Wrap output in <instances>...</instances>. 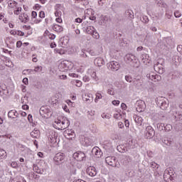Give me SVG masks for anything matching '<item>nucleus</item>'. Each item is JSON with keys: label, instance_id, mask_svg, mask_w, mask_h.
I'll list each match as a JSON object with an SVG mask.
<instances>
[{"label": "nucleus", "instance_id": "774afa93", "mask_svg": "<svg viewBox=\"0 0 182 182\" xmlns=\"http://www.w3.org/2000/svg\"><path fill=\"white\" fill-rule=\"evenodd\" d=\"M177 50H178V52L182 51V46L181 45L178 46Z\"/></svg>", "mask_w": 182, "mask_h": 182}, {"label": "nucleus", "instance_id": "9d476101", "mask_svg": "<svg viewBox=\"0 0 182 182\" xmlns=\"http://www.w3.org/2000/svg\"><path fill=\"white\" fill-rule=\"evenodd\" d=\"M107 68L109 70L116 72L120 69V64L117 61H111L107 63Z\"/></svg>", "mask_w": 182, "mask_h": 182}, {"label": "nucleus", "instance_id": "423d86ee", "mask_svg": "<svg viewBox=\"0 0 182 182\" xmlns=\"http://www.w3.org/2000/svg\"><path fill=\"white\" fill-rule=\"evenodd\" d=\"M58 68L62 72L69 70V69L72 68V63L70 61H68V60H63L58 65Z\"/></svg>", "mask_w": 182, "mask_h": 182}, {"label": "nucleus", "instance_id": "49530a36", "mask_svg": "<svg viewBox=\"0 0 182 182\" xmlns=\"http://www.w3.org/2000/svg\"><path fill=\"white\" fill-rule=\"evenodd\" d=\"M142 22H144V23H149V17H147L146 16H144L142 17Z\"/></svg>", "mask_w": 182, "mask_h": 182}, {"label": "nucleus", "instance_id": "864d4df0", "mask_svg": "<svg viewBox=\"0 0 182 182\" xmlns=\"http://www.w3.org/2000/svg\"><path fill=\"white\" fill-rule=\"evenodd\" d=\"M112 105H114V106H119V105H120V101H119V100H113L112 101Z\"/></svg>", "mask_w": 182, "mask_h": 182}, {"label": "nucleus", "instance_id": "412c9836", "mask_svg": "<svg viewBox=\"0 0 182 182\" xmlns=\"http://www.w3.org/2000/svg\"><path fill=\"white\" fill-rule=\"evenodd\" d=\"M53 29L55 32H63V27L60 26V25H58V24H54L53 26Z\"/></svg>", "mask_w": 182, "mask_h": 182}, {"label": "nucleus", "instance_id": "f8f14e48", "mask_svg": "<svg viewBox=\"0 0 182 182\" xmlns=\"http://www.w3.org/2000/svg\"><path fill=\"white\" fill-rule=\"evenodd\" d=\"M136 111H138L139 113H141V112H144L146 109V102L143 100H138L136 102Z\"/></svg>", "mask_w": 182, "mask_h": 182}, {"label": "nucleus", "instance_id": "0eeeda50", "mask_svg": "<svg viewBox=\"0 0 182 182\" xmlns=\"http://www.w3.org/2000/svg\"><path fill=\"white\" fill-rule=\"evenodd\" d=\"M40 114L42 116V117H44V119H48L49 116H52L50 109H49L48 106H42L40 108Z\"/></svg>", "mask_w": 182, "mask_h": 182}, {"label": "nucleus", "instance_id": "7ed1b4c3", "mask_svg": "<svg viewBox=\"0 0 182 182\" xmlns=\"http://www.w3.org/2000/svg\"><path fill=\"white\" fill-rule=\"evenodd\" d=\"M156 104L162 110H166L168 107V100L159 97L156 99Z\"/></svg>", "mask_w": 182, "mask_h": 182}, {"label": "nucleus", "instance_id": "dca6fc26", "mask_svg": "<svg viewBox=\"0 0 182 182\" xmlns=\"http://www.w3.org/2000/svg\"><path fill=\"white\" fill-rule=\"evenodd\" d=\"M92 154H95L96 157H102V154H103V152H102V150L100 149L99 147L95 146L92 149L91 151Z\"/></svg>", "mask_w": 182, "mask_h": 182}, {"label": "nucleus", "instance_id": "680f3d73", "mask_svg": "<svg viewBox=\"0 0 182 182\" xmlns=\"http://www.w3.org/2000/svg\"><path fill=\"white\" fill-rule=\"evenodd\" d=\"M102 119H110V115L102 114Z\"/></svg>", "mask_w": 182, "mask_h": 182}, {"label": "nucleus", "instance_id": "2eb2a0df", "mask_svg": "<svg viewBox=\"0 0 182 182\" xmlns=\"http://www.w3.org/2000/svg\"><path fill=\"white\" fill-rule=\"evenodd\" d=\"M176 173V172H174L173 171V168H169L166 170H165L164 176V177H166V174H168L169 176V179L171 180V181H173V180H174V174Z\"/></svg>", "mask_w": 182, "mask_h": 182}, {"label": "nucleus", "instance_id": "4be33fe9", "mask_svg": "<svg viewBox=\"0 0 182 182\" xmlns=\"http://www.w3.org/2000/svg\"><path fill=\"white\" fill-rule=\"evenodd\" d=\"M133 85L134 86H135L136 87H140V86H141V80H140V79H136V78H134L133 80Z\"/></svg>", "mask_w": 182, "mask_h": 182}, {"label": "nucleus", "instance_id": "a211bd4d", "mask_svg": "<svg viewBox=\"0 0 182 182\" xmlns=\"http://www.w3.org/2000/svg\"><path fill=\"white\" fill-rule=\"evenodd\" d=\"M121 163L122 164H123V166H125V167H127L130 164V163H132V157H130L129 156H124V159L121 161Z\"/></svg>", "mask_w": 182, "mask_h": 182}, {"label": "nucleus", "instance_id": "f3484780", "mask_svg": "<svg viewBox=\"0 0 182 182\" xmlns=\"http://www.w3.org/2000/svg\"><path fill=\"white\" fill-rule=\"evenodd\" d=\"M51 143H56L58 141V133L55 132H51L48 136Z\"/></svg>", "mask_w": 182, "mask_h": 182}, {"label": "nucleus", "instance_id": "aec40b11", "mask_svg": "<svg viewBox=\"0 0 182 182\" xmlns=\"http://www.w3.org/2000/svg\"><path fill=\"white\" fill-rule=\"evenodd\" d=\"M125 16L129 19H134V13L132 10H127L125 11Z\"/></svg>", "mask_w": 182, "mask_h": 182}, {"label": "nucleus", "instance_id": "cd10ccee", "mask_svg": "<svg viewBox=\"0 0 182 182\" xmlns=\"http://www.w3.org/2000/svg\"><path fill=\"white\" fill-rule=\"evenodd\" d=\"M16 114V110H10L8 113V117L10 119H15L14 116Z\"/></svg>", "mask_w": 182, "mask_h": 182}, {"label": "nucleus", "instance_id": "052dcab7", "mask_svg": "<svg viewBox=\"0 0 182 182\" xmlns=\"http://www.w3.org/2000/svg\"><path fill=\"white\" fill-rule=\"evenodd\" d=\"M28 82L29 80H28V77H25L23 79V83H24V85H28Z\"/></svg>", "mask_w": 182, "mask_h": 182}, {"label": "nucleus", "instance_id": "de8ad7c7", "mask_svg": "<svg viewBox=\"0 0 182 182\" xmlns=\"http://www.w3.org/2000/svg\"><path fill=\"white\" fill-rule=\"evenodd\" d=\"M174 16L176 18H180V16H181V13L179 11H176L174 12Z\"/></svg>", "mask_w": 182, "mask_h": 182}, {"label": "nucleus", "instance_id": "5701e85b", "mask_svg": "<svg viewBox=\"0 0 182 182\" xmlns=\"http://www.w3.org/2000/svg\"><path fill=\"white\" fill-rule=\"evenodd\" d=\"M134 122L138 126H141V123H143V118L141 117L136 116L134 117Z\"/></svg>", "mask_w": 182, "mask_h": 182}, {"label": "nucleus", "instance_id": "3c124183", "mask_svg": "<svg viewBox=\"0 0 182 182\" xmlns=\"http://www.w3.org/2000/svg\"><path fill=\"white\" fill-rule=\"evenodd\" d=\"M22 11V8L18 7L16 10L14 11L15 15H19V12Z\"/></svg>", "mask_w": 182, "mask_h": 182}, {"label": "nucleus", "instance_id": "c756f323", "mask_svg": "<svg viewBox=\"0 0 182 182\" xmlns=\"http://www.w3.org/2000/svg\"><path fill=\"white\" fill-rule=\"evenodd\" d=\"M164 126L165 124L163 123H159L156 124V127L159 132H162V130H164Z\"/></svg>", "mask_w": 182, "mask_h": 182}, {"label": "nucleus", "instance_id": "f257e3e1", "mask_svg": "<svg viewBox=\"0 0 182 182\" xmlns=\"http://www.w3.org/2000/svg\"><path fill=\"white\" fill-rule=\"evenodd\" d=\"M70 125V122H69V119L66 117H64L62 119H57L53 123V127L58 130H65V129H68Z\"/></svg>", "mask_w": 182, "mask_h": 182}, {"label": "nucleus", "instance_id": "338daca9", "mask_svg": "<svg viewBox=\"0 0 182 182\" xmlns=\"http://www.w3.org/2000/svg\"><path fill=\"white\" fill-rule=\"evenodd\" d=\"M31 16L33 18H36L38 16V13H36V11H32Z\"/></svg>", "mask_w": 182, "mask_h": 182}, {"label": "nucleus", "instance_id": "79ce46f5", "mask_svg": "<svg viewBox=\"0 0 182 182\" xmlns=\"http://www.w3.org/2000/svg\"><path fill=\"white\" fill-rule=\"evenodd\" d=\"M16 5H18V2H16V1H13L11 3L9 4V8H15Z\"/></svg>", "mask_w": 182, "mask_h": 182}, {"label": "nucleus", "instance_id": "c9c22d12", "mask_svg": "<svg viewBox=\"0 0 182 182\" xmlns=\"http://www.w3.org/2000/svg\"><path fill=\"white\" fill-rule=\"evenodd\" d=\"M73 84L77 86V87H80L82 86V81L77 80H74L73 81Z\"/></svg>", "mask_w": 182, "mask_h": 182}, {"label": "nucleus", "instance_id": "603ef678", "mask_svg": "<svg viewBox=\"0 0 182 182\" xmlns=\"http://www.w3.org/2000/svg\"><path fill=\"white\" fill-rule=\"evenodd\" d=\"M28 120L29 123L33 122V119H32V114H29L28 115Z\"/></svg>", "mask_w": 182, "mask_h": 182}, {"label": "nucleus", "instance_id": "58836bf2", "mask_svg": "<svg viewBox=\"0 0 182 182\" xmlns=\"http://www.w3.org/2000/svg\"><path fill=\"white\" fill-rule=\"evenodd\" d=\"M109 20V17L107 16H104L101 17V23H106L107 21Z\"/></svg>", "mask_w": 182, "mask_h": 182}, {"label": "nucleus", "instance_id": "7c9ffc66", "mask_svg": "<svg viewBox=\"0 0 182 182\" xmlns=\"http://www.w3.org/2000/svg\"><path fill=\"white\" fill-rule=\"evenodd\" d=\"M39 166H42V164H38V165H37V164H33V171H35L38 174V171H39Z\"/></svg>", "mask_w": 182, "mask_h": 182}, {"label": "nucleus", "instance_id": "39448f33", "mask_svg": "<svg viewBox=\"0 0 182 182\" xmlns=\"http://www.w3.org/2000/svg\"><path fill=\"white\" fill-rule=\"evenodd\" d=\"M124 60L127 63H130L132 66H136L137 63V58L133 54H127Z\"/></svg>", "mask_w": 182, "mask_h": 182}, {"label": "nucleus", "instance_id": "a19ab883", "mask_svg": "<svg viewBox=\"0 0 182 182\" xmlns=\"http://www.w3.org/2000/svg\"><path fill=\"white\" fill-rule=\"evenodd\" d=\"M29 177H32L33 178H35V180H37V178H39V175H36L35 173L31 172L29 173Z\"/></svg>", "mask_w": 182, "mask_h": 182}, {"label": "nucleus", "instance_id": "ddd939ff", "mask_svg": "<svg viewBox=\"0 0 182 182\" xmlns=\"http://www.w3.org/2000/svg\"><path fill=\"white\" fill-rule=\"evenodd\" d=\"M154 69L156 72L159 73V75H163L166 70L163 67V63H159L157 62L154 65Z\"/></svg>", "mask_w": 182, "mask_h": 182}, {"label": "nucleus", "instance_id": "6ab92c4d", "mask_svg": "<svg viewBox=\"0 0 182 182\" xmlns=\"http://www.w3.org/2000/svg\"><path fill=\"white\" fill-rule=\"evenodd\" d=\"M94 63L96 66H99L100 68L105 65V60L102 58H97L94 60Z\"/></svg>", "mask_w": 182, "mask_h": 182}, {"label": "nucleus", "instance_id": "bb28decb", "mask_svg": "<svg viewBox=\"0 0 182 182\" xmlns=\"http://www.w3.org/2000/svg\"><path fill=\"white\" fill-rule=\"evenodd\" d=\"M165 16H166V18H167V19H171V16H173V11L166 10Z\"/></svg>", "mask_w": 182, "mask_h": 182}, {"label": "nucleus", "instance_id": "2f4dec72", "mask_svg": "<svg viewBox=\"0 0 182 182\" xmlns=\"http://www.w3.org/2000/svg\"><path fill=\"white\" fill-rule=\"evenodd\" d=\"M150 167H151L154 170H156V168H159L160 167V165L156 164V162H151Z\"/></svg>", "mask_w": 182, "mask_h": 182}, {"label": "nucleus", "instance_id": "20e7f679", "mask_svg": "<svg viewBox=\"0 0 182 182\" xmlns=\"http://www.w3.org/2000/svg\"><path fill=\"white\" fill-rule=\"evenodd\" d=\"M65 157H66V156H65V154H63L62 152H59V153L56 154L53 158V160H54L56 166H60V164H63Z\"/></svg>", "mask_w": 182, "mask_h": 182}, {"label": "nucleus", "instance_id": "4468645a", "mask_svg": "<svg viewBox=\"0 0 182 182\" xmlns=\"http://www.w3.org/2000/svg\"><path fill=\"white\" fill-rule=\"evenodd\" d=\"M86 171L90 177H95L97 174V170L94 166H89Z\"/></svg>", "mask_w": 182, "mask_h": 182}, {"label": "nucleus", "instance_id": "37998d69", "mask_svg": "<svg viewBox=\"0 0 182 182\" xmlns=\"http://www.w3.org/2000/svg\"><path fill=\"white\" fill-rule=\"evenodd\" d=\"M88 54L90 55L91 56H98V53L94 51L93 50H90L88 51Z\"/></svg>", "mask_w": 182, "mask_h": 182}, {"label": "nucleus", "instance_id": "5fc2aeb1", "mask_svg": "<svg viewBox=\"0 0 182 182\" xmlns=\"http://www.w3.org/2000/svg\"><path fill=\"white\" fill-rule=\"evenodd\" d=\"M48 38H49V39H51L52 41H53V39H55V38H56V36H55V34L49 33Z\"/></svg>", "mask_w": 182, "mask_h": 182}, {"label": "nucleus", "instance_id": "72a5a7b5", "mask_svg": "<svg viewBox=\"0 0 182 182\" xmlns=\"http://www.w3.org/2000/svg\"><path fill=\"white\" fill-rule=\"evenodd\" d=\"M125 80H127L129 83H132V82H133L134 80V78L133 77H132V75H125Z\"/></svg>", "mask_w": 182, "mask_h": 182}, {"label": "nucleus", "instance_id": "e433bc0d", "mask_svg": "<svg viewBox=\"0 0 182 182\" xmlns=\"http://www.w3.org/2000/svg\"><path fill=\"white\" fill-rule=\"evenodd\" d=\"M102 97H103V96H102V94L97 92L96 97L95 99V103H97V102H99V100L102 99Z\"/></svg>", "mask_w": 182, "mask_h": 182}, {"label": "nucleus", "instance_id": "6e6552de", "mask_svg": "<svg viewBox=\"0 0 182 182\" xmlns=\"http://www.w3.org/2000/svg\"><path fill=\"white\" fill-rule=\"evenodd\" d=\"M73 157L77 161H86V154L80 151L74 153Z\"/></svg>", "mask_w": 182, "mask_h": 182}, {"label": "nucleus", "instance_id": "e2e57ef3", "mask_svg": "<svg viewBox=\"0 0 182 182\" xmlns=\"http://www.w3.org/2000/svg\"><path fill=\"white\" fill-rule=\"evenodd\" d=\"M107 93H108V95H111L112 96H114V91H113V90L109 89V90H107Z\"/></svg>", "mask_w": 182, "mask_h": 182}, {"label": "nucleus", "instance_id": "4c0bfd02", "mask_svg": "<svg viewBox=\"0 0 182 182\" xmlns=\"http://www.w3.org/2000/svg\"><path fill=\"white\" fill-rule=\"evenodd\" d=\"M46 171V168H43V166H41L39 165V171H38V174H43Z\"/></svg>", "mask_w": 182, "mask_h": 182}, {"label": "nucleus", "instance_id": "9b49d317", "mask_svg": "<svg viewBox=\"0 0 182 182\" xmlns=\"http://www.w3.org/2000/svg\"><path fill=\"white\" fill-rule=\"evenodd\" d=\"M146 77L149 79V80H154V82H160V80H161V76L153 72L147 73Z\"/></svg>", "mask_w": 182, "mask_h": 182}, {"label": "nucleus", "instance_id": "a878e982", "mask_svg": "<svg viewBox=\"0 0 182 182\" xmlns=\"http://www.w3.org/2000/svg\"><path fill=\"white\" fill-rule=\"evenodd\" d=\"M95 30L96 28H95V27L90 26L87 27L86 32L88 33V35H92Z\"/></svg>", "mask_w": 182, "mask_h": 182}, {"label": "nucleus", "instance_id": "69168bd1", "mask_svg": "<svg viewBox=\"0 0 182 182\" xmlns=\"http://www.w3.org/2000/svg\"><path fill=\"white\" fill-rule=\"evenodd\" d=\"M21 46H22V41H17L16 47L17 48H21Z\"/></svg>", "mask_w": 182, "mask_h": 182}, {"label": "nucleus", "instance_id": "0e129e2a", "mask_svg": "<svg viewBox=\"0 0 182 182\" xmlns=\"http://www.w3.org/2000/svg\"><path fill=\"white\" fill-rule=\"evenodd\" d=\"M141 59L142 60H144V59H149V55L147 54H144L141 56Z\"/></svg>", "mask_w": 182, "mask_h": 182}, {"label": "nucleus", "instance_id": "13d9d810", "mask_svg": "<svg viewBox=\"0 0 182 182\" xmlns=\"http://www.w3.org/2000/svg\"><path fill=\"white\" fill-rule=\"evenodd\" d=\"M39 18H45V11H40Z\"/></svg>", "mask_w": 182, "mask_h": 182}, {"label": "nucleus", "instance_id": "b1692460", "mask_svg": "<svg viewBox=\"0 0 182 182\" xmlns=\"http://www.w3.org/2000/svg\"><path fill=\"white\" fill-rule=\"evenodd\" d=\"M83 145L86 146H91L92 145V139H90V138H89V137L84 138Z\"/></svg>", "mask_w": 182, "mask_h": 182}, {"label": "nucleus", "instance_id": "a18cd8bd", "mask_svg": "<svg viewBox=\"0 0 182 182\" xmlns=\"http://www.w3.org/2000/svg\"><path fill=\"white\" fill-rule=\"evenodd\" d=\"M55 16H56L57 18H60V16H62V11L56 10L55 12Z\"/></svg>", "mask_w": 182, "mask_h": 182}, {"label": "nucleus", "instance_id": "473e14b6", "mask_svg": "<svg viewBox=\"0 0 182 182\" xmlns=\"http://www.w3.org/2000/svg\"><path fill=\"white\" fill-rule=\"evenodd\" d=\"M91 35L95 39H99V38H100V36L99 35V33H97L96 29L93 31V33Z\"/></svg>", "mask_w": 182, "mask_h": 182}, {"label": "nucleus", "instance_id": "f03ea898", "mask_svg": "<svg viewBox=\"0 0 182 182\" xmlns=\"http://www.w3.org/2000/svg\"><path fill=\"white\" fill-rule=\"evenodd\" d=\"M105 162L109 166H111L112 167H117L119 168L120 167V164H119V161H117V158L115 156H107L105 158Z\"/></svg>", "mask_w": 182, "mask_h": 182}, {"label": "nucleus", "instance_id": "f704fd0d", "mask_svg": "<svg viewBox=\"0 0 182 182\" xmlns=\"http://www.w3.org/2000/svg\"><path fill=\"white\" fill-rule=\"evenodd\" d=\"M6 151L0 148V159H4V157H6Z\"/></svg>", "mask_w": 182, "mask_h": 182}, {"label": "nucleus", "instance_id": "c03bdc74", "mask_svg": "<svg viewBox=\"0 0 182 182\" xmlns=\"http://www.w3.org/2000/svg\"><path fill=\"white\" fill-rule=\"evenodd\" d=\"M164 144H166V146H171V139H166L164 141Z\"/></svg>", "mask_w": 182, "mask_h": 182}, {"label": "nucleus", "instance_id": "4d7b16f0", "mask_svg": "<svg viewBox=\"0 0 182 182\" xmlns=\"http://www.w3.org/2000/svg\"><path fill=\"white\" fill-rule=\"evenodd\" d=\"M118 127H119V129H123L124 127V124H123V122H119Z\"/></svg>", "mask_w": 182, "mask_h": 182}, {"label": "nucleus", "instance_id": "bf43d9fd", "mask_svg": "<svg viewBox=\"0 0 182 182\" xmlns=\"http://www.w3.org/2000/svg\"><path fill=\"white\" fill-rule=\"evenodd\" d=\"M75 21L77 23H82V22L83 21V20L80 18H75Z\"/></svg>", "mask_w": 182, "mask_h": 182}, {"label": "nucleus", "instance_id": "1a4fd4ad", "mask_svg": "<svg viewBox=\"0 0 182 182\" xmlns=\"http://www.w3.org/2000/svg\"><path fill=\"white\" fill-rule=\"evenodd\" d=\"M154 134H156V132L154 131L153 127L151 126H148L145 130L146 139H153V137H154Z\"/></svg>", "mask_w": 182, "mask_h": 182}, {"label": "nucleus", "instance_id": "6e6d98bb", "mask_svg": "<svg viewBox=\"0 0 182 182\" xmlns=\"http://www.w3.org/2000/svg\"><path fill=\"white\" fill-rule=\"evenodd\" d=\"M82 80L83 82H89V80H90V78L89 77V76L85 75L83 77Z\"/></svg>", "mask_w": 182, "mask_h": 182}, {"label": "nucleus", "instance_id": "c85d7f7f", "mask_svg": "<svg viewBox=\"0 0 182 182\" xmlns=\"http://www.w3.org/2000/svg\"><path fill=\"white\" fill-rule=\"evenodd\" d=\"M164 132H171V130H173V126H171V124H166L164 125Z\"/></svg>", "mask_w": 182, "mask_h": 182}, {"label": "nucleus", "instance_id": "8fccbe9b", "mask_svg": "<svg viewBox=\"0 0 182 182\" xmlns=\"http://www.w3.org/2000/svg\"><path fill=\"white\" fill-rule=\"evenodd\" d=\"M34 72H42V66H37L35 68V69L33 70Z\"/></svg>", "mask_w": 182, "mask_h": 182}, {"label": "nucleus", "instance_id": "393cba45", "mask_svg": "<svg viewBox=\"0 0 182 182\" xmlns=\"http://www.w3.org/2000/svg\"><path fill=\"white\" fill-rule=\"evenodd\" d=\"M39 130L34 129L33 132H31V137H33L34 139H38L39 137Z\"/></svg>", "mask_w": 182, "mask_h": 182}, {"label": "nucleus", "instance_id": "09e8293b", "mask_svg": "<svg viewBox=\"0 0 182 182\" xmlns=\"http://www.w3.org/2000/svg\"><path fill=\"white\" fill-rule=\"evenodd\" d=\"M15 35H18V36H24L25 33H23L21 31H17L15 32Z\"/></svg>", "mask_w": 182, "mask_h": 182}, {"label": "nucleus", "instance_id": "ea45409f", "mask_svg": "<svg viewBox=\"0 0 182 182\" xmlns=\"http://www.w3.org/2000/svg\"><path fill=\"white\" fill-rule=\"evenodd\" d=\"M87 55H89V53L87 50H82V53L80 54L82 58H87Z\"/></svg>", "mask_w": 182, "mask_h": 182}]
</instances>
